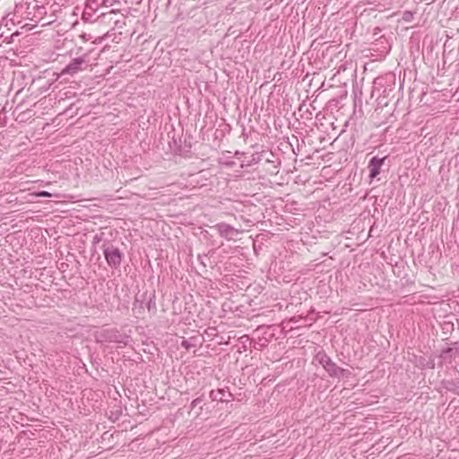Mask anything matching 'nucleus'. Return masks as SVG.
<instances>
[{"label":"nucleus","mask_w":459,"mask_h":459,"mask_svg":"<svg viewBox=\"0 0 459 459\" xmlns=\"http://www.w3.org/2000/svg\"><path fill=\"white\" fill-rule=\"evenodd\" d=\"M32 195L38 196V197H50V196H52V194H50L49 192H47V191H42V192H39V193H34V194H32Z\"/></svg>","instance_id":"4"},{"label":"nucleus","mask_w":459,"mask_h":459,"mask_svg":"<svg viewBox=\"0 0 459 459\" xmlns=\"http://www.w3.org/2000/svg\"><path fill=\"white\" fill-rule=\"evenodd\" d=\"M105 258L111 266H118L121 263V253L116 247H108L105 250Z\"/></svg>","instance_id":"2"},{"label":"nucleus","mask_w":459,"mask_h":459,"mask_svg":"<svg viewBox=\"0 0 459 459\" xmlns=\"http://www.w3.org/2000/svg\"><path fill=\"white\" fill-rule=\"evenodd\" d=\"M87 56H80L73 59L69 65L64 69L63 74H69L74 75L80 71H82L87 66Z\"/></svg>","instance_id":"1"},{"label":"nucleus","mask_w":459,"mask_h":459,"mask_svg":"<svg viewBox=\"0 0 459 459\" xmlns=\"http://www.w3.org/2000/svg\"><path fill=\"white\" fill-rule=\"evenodd\" d=\"M385 158H377L374 157L371 159L368 164L369 170V178L371 179L375 178L380 173V169L384 164V160Z\"/></svg>","instance_id":"3"}]
</instances>
